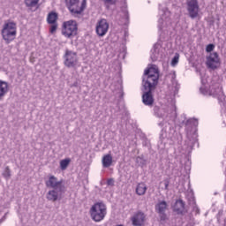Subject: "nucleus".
Instances as JSON below:
<instances>
[{"label": "nucleus", "instance_id": "nucleus-1", "mask_svg": "<svg viewBox=\"0 0 226 226\" xmlns=\"http://www.w3.org/2000/svg\"><path fill=\"white\" fill-rule=\"evenodd\" d=\"M160 80V70L156 64H148L145 69L142 76V86H148L149 87H156Z\"/></svg>", "mask_w": 226, "mask_h": 226}, {"label": "nucleus", "instance_id": "nucleus-2", "mask_svg": "<svg viewBox=\"0 0 226 226\" xmlns=\"http://www.w3.org/2000/svg\"><path fill=\"white\" fill-rule=\"evenodd\" d=\"M89 214L94 222H100L107 216V205L102 200L97 201L91 207Z\"/></svg>", "mask_w": 226, "mask_h": 226}, {"label": "nucleus", "instance_id": "nucleus-3", "mask_svg": "<svg viewBox=\"0 0 226 226\" xmlns=\"http://www.w3.org/2000/svg\"><path fill=\"white\" fill-rule=\"evenodd\" d=\"M1 34L5 43H11L17 36V24L13 21L4 23Z\"/></svg>", "mask_w": 226, "mask_h": 226}, {"label": "nucleus", "instance_id": "nucleus-4", "mask_svg": "<svg viewBox=\"0 0 226 226\" xmlns=\"http://www.w3.org/2000/svg\"><path fill=\"white\" fill-rule=\"evenodd\" d=\"M170 110H173L172 114L176 116V106L169 107L165 104H154L153 108L154 116L159 119H167Z\"/></svg>", "mask_w": 226, "mask_h": 226}, {"label": "nucleus", "instance_id": "nucleus-5", "mask_svg": "<svg viewBox=\"0 0 226 226\" xmlns=\"http://www.w3.org/2000/svg\"><path fill=\"white\" fill-rule=\"evenodd\" d=\"M187 135L190 137V135H193L194 139L192 140H189L188 146L189 149H193V146L197 144V126H199V120L195 118H190L185 123Z\"/></svg>", "mask_w": 226, "mask_h": 226}, {"label": "nucleus", "instance_id": "nucleus-6", "mask_svg": "<svg viewBox=\"0 0 226 226\" xmlns=\"http://www.w3.org/2000/svg\"><path fill=\"white\" fill-rule=\"evenodd\" d=\"M67 8L72 15H80L86 10V0H65Z\"/></svg>", "mask_w": 226, "mask_h": 226}, {"label": "nucleus", "instance_id": "nucleus-7", "mask_svg": "<svg viewBox=\"0 0 226 226\" xmlns=\"http://www.w3.org/2000/svg\"><path fill=\"white\" fill-rule=\"evenodd\" d=\"M78 31L79 25L77 21L71 19L64 22L62 34H64L65 38H74V36H77Z\"/></svg>", "mask_w": 226, "mask_h": 226}, {"label": "nucleus", "instance_id": "nucleus-8", "mask_svg": "<svg viewBox=\"0 0 226 226\" xmlns=\"http://www.w3.org/2000/svg\"><path fill=\"white\" fill-rule=\"evenodd\" d=\"M142 102L147 107H153L154 105V97L153 96V91L156 89V87H148V85H142Z\"/></svg>", "mask_w": 226, "mask_h": 226}, {"label": "nucleus", "instance_id": "nucleus-9", "mask_svg": "<svg viewBox=\"0 0 226 226\" xmlns=\"http://www.w3.org/2000/svg\"><path fill=\"white\" fill-rule=\"evenodd\" d=\"M200 92L204 96H214V98L222 96V94H223V92L222 91V87L218 83H216L215 85H211L209 89H207V88H206V87L202 86L200 88Z\"/></svg>", "mask_w": 226, "mask_h": 226}, {"label": "nucleus", "instance_id": "nucleus-10", "mask_svg": "<svg viewBox=\"0 0 226 226\" xmlns=\"http://www.w3.org/2000/svg\"><path fill=\"white\" fill-rule=\"evenodd\" d=\"M66 193V187H59L49 190L46 194V199L49 202H57V200H62L63 197Z\"/></svg>", "mask_w": 226, "mask_h": 226}, {"label": "nucleus", "instance_id": "nucleus-11", "mask_svg": "<svg viewBox=\"0 0 226 226\" xmlns=\"http://www.w3.org/2000/svg\"><path fill=\"white\" fill-rule=\"evenodd\" d=\"M79 63V58L77 57V52H73L70 49H65L64 55V64L67 68H75V65Z\"/></svg>", "mask_w": 226, "mask_h": 226}, {"label": "nucleus", "instance_id": "nucleus-12", "mask_svg": "<svg viewBox=\"0 0 226 226\" xmlns=\"http://www.w3.org/2000/svg\"><path fill=\"white\" fill-rule=\"evenodd\" d=\"M206 64L208 70H218L222 64L218 52L210 53V55L207 56Z\"/></svg>", "mask_w": 226, "mask_h": 226}, {"label": "nucleus", "instance_id": "nucleus-13", "mask_svg": "<svg viewBox=\"0 0 226 226\" xmlns=\"http://www.w3.org/2000/svg\"><path fill=\"white\" fill-rule=\"evenodd\" d=\"M169 209V205L167 204V201L162 200L159 201L155 205V211L157 214H159V218L161 223H165L167 220H169V217L167 216V214L165 213Z\"/></svg>", "mask_w": 226, "mask_h": 226}, {"label": "nucleus", "instance_id": "nucleus-14", "mask_svg": "<svg viewBox=\"0 0 226 226\" xmlns=\"http://www.w3.org/2000/svg\"><path fill=\"white\" fill-rule=\"evenodd\" d=\"M187 11L190 19H197L199 17V0H187Z\"/></svg>", "mask_w": 226, "mask_h": 226}, {"label": "nucleus", "instance_id": "nucleus-15", "mask_svg": "<svg viewBox=\"0 0 226 226\" xmlns=\"http://www.w3.org/2000/svg\"><path fill=\"white\" fill-rule=\"evenodd\" d=\"M131 222L133 226H144L146 222V214L142 211L136 212L131 218Z\"/></svg>", "mask_w": 226, "mask_h": 226}, {"label": "nucleus", "instance_id": "nucleus-16", "mask_svg": "<svg viewBox=\"0 0 226 226\" xmlns=\"http://www.w3.org/2000/svg\"><path fill=\"white\" fill-rule=\"evenodd\" d=\"M95 31L98 36H105L109 31V23L107 22V19H101L97 23Z\"/></svg>", "mask_w": 226, "mask_h": 226}, {"label": "nucleus", "instance_id": "nucleus-17", "mask_svg": "<svg viewBox=\"0 0 226 226\" xmlns=\"http://www.w3.org/2000/svg\"><path fill=\"white\" fill-rule=\"evenodd\" d=\"M47 188H52V190L56 188H66L64 185H63V180L57 181V177L55 176H50L49 180L46 181Z\"/></svg>", "mask_w": 226, "mask_h": 226}, {"label": "nucleus", "instance_id": "nucleus-18", "mask_svg": "<svg viewBox=\"0 0 226 226\" xmlns=\"http://www.w3.org/2000/svg\"><path fill=\"white\" fill-rule=\"evenodd\" d=\"M172 207L174 213H177V215H183L186 213V209L185 208V201H183V200H177Z\"/></svg>", "mask_w": 226, "mask_h": 226}, {"label": "nucleus", "instance_id": "nucleus-19", "mask_svg": "<svg viewBox=\"0 0 226 226\" xmlns=\"http://www.w3.org/2000/svg\"><path fill=\"white\" fill-rule=\"evenodd\" d=\"M160 49H162V46L159 43H155L153 49H151L152 54L150 57L153 62L158 61L160 57Z\"/></svg>", "mask_w": 226, "mask_h": 226}, {"label": "nucleus", "instance_id": "nucleus-20", "mask_svg": "<svg viewBox=\"0 0 226 226\" xmlns=\"http://www.w3.org/2000/svg\"><path fill=\"white\" fill-rule=\"evenodd\" d=\"M8 94V82L0 79V100Z\"/></svg>", "mask_w": 226, "mask_h": 226}, {"label": "nucleus", "instance_id": "nucleus-21", "mask_svg": "<svg viewBox=\"0 0 226 226\" xmlns=\"http://www.w3.org/2000/svg\"><path fill=\"white\" fill-rule=\"evenodd\" d=\"M102 162L103 169H109V167L112 165V155L110 154H107L102 157Z\"/></svg>", "mask_w": 226, "mask_h": 226}, {"label": "nucleus", "instance_id": "nucleus-22", "mask_svg": "<svg viewBox=\"0 0 226 226\" xmlns=\"http://www.w3.org/2000/svg\"><path fill=\"white\" fill-rule=\"evenodd\" d=\"M58 19V14L56 11H51L48 14L47 22L48 24H56Z\"/></svg>", "mask_w": 226, "mask_h": 226}, {"label": "nucleus", "instance_id": "nucleus-23", "mask_svg": "<svg viewBox=\"0 0 226 226\" xmlns=\"http://www.w3.org/2000/svg\"><path fill=\"white\" fill-rule=\"evenodd\" d=\"M147 191V186H146V184L141 183L138 184L136 187V193L137 195H146V192Z\"/></svg>", "mask_w": 226, "mask_h": 226}, {"label": "nucleus", "instance_id": "nucleus-24", "mask_svg": "<svg viewBox=\"0 0 226 226\" xmlns=\"http://www.w3.org/2000/svg\"><path fill=\"white\" fill-rule=\"evenodd\" d=\"M3 177L6 179V181H10L11 178V170H10V166H6L4 172L2 173Z\"/></svg>", "mask_w": 226, "mask_h": 226}, {"label": "nucleus", "instance_id": "nucleus-25", "mask_svg": "<svg viewBox=\"0 0 226 226\" xmlns=\"http://www.w3.org/2000/svg\"><path fill=\"white\" fill-rule=\"evenodd\" d=\"M38 3L40 0H25L26 8H34V6H38Z\"/></svg>", "mask_w": 226, "mask_h": 226}, {"label": "nucleus", "instance_id": "nucleus-26", "mask_svg": "<svg viewBox=\"0 0 226 226\" xmlns=\"http://www.w3.org/2000/svg\"><path fill=\"white\" fill-rule=\"evenodd\" d=\"M70 162L72 160L70 158L64 159L60 162V169L61 170H66L68 169V165H70Z\"/></svg>", "mask_w": 226, "mask_h": 226}, {"label": "nucleus", "instance_id": "nucleus-27", "mask_svg": "<svg viewBox=\"0 0 226 226\" xmlns=\"http://www.w3.org/2000/svg\"><path fill=\"white\" fill-rule=\"evenodd\" d=\"M190 206H192V211L196 213V215H200V209L197 207V203L195 202V199L192 198L190 201Z\"/></svg>", "mask_w": 226, "mask_h": 226}, {"label": "nucleus", "instance_id": "nucleus-28", "mask_svg": "<svg viewBox=\"0 0 226 226\" xmlns=\"http://www.w3.org/2000/svg\"><path fill=\"white\" fill-rule=\"evenodd\" d=\"M136 163L139 165V167H144V165L147 163L146 159H144V155L136 157Z\"/></svg>", "mask_w": 226, "mask_h": 226}, {"label": "nucleus", "instance_id": "nucleus-29", "mask_svg": "<svg viewBox=\"0 0 226 226\" xmlns=\"http://www.w3.org/2000/svg\"><path fill=\"white\" fill-rule=\"evenodd\" d=\"M179 63V54H176L175 56L171 60V64L176 66Z\"/></svg>", "mask_w": 226, "mask_h": 226}, {"label": "nucleus", "instance_id": "nucleus-30", "mask_svg": "<svg viewBox=\"0 0 226 226\" xmlns=\"http://www.w3.org/2000/svg\"><path fill=\"white\" fill-rule=\"evenodd\" d=\"M56 31H57V23L51 24V26L49 27V33L51 34H54V33H56Z\"/></svg>", "mask_w": 226, "mask_h": 226}, {"label": "nucleus", "instance_id": "nucleus-31", "mask_svg": "<svg viewBox=\"0 0 226 226\" xmlns=\"http://www.w3.org/2000/svg\"><path fill=\"white\" fill-rule=\"evenodd\" d=\"M215 50V44L210 43L206 47V52H213Z\"/></svg>", "mask_w": 226, "mask_h": 226}, {"label": "nucleus", "instance_id": "nucleus-32", "mask_svg": "<svg viewBox=\"0 0 226 226\" xmlns=\"http://www.w3.org/2000/svg\"><path fill=\"white\" fill-rule=\"evenodd\" d=\"M122 11L125 19L128 20L130 19V14H128V9H126V7H122Z\"/></svg>", "mask_w": 226, "mask_h": 226}, {"label": "nucleus", "instance_id": "nucleus-33", "mask_svg": "<svg viewBox=\"0 0 226 226\" xmlns=\"http://www.w3.org/2000/svg\"><path fill=\"white\" fill-rule=\"evenodd\" d=\"M169 136H167V132L165 131H162L161 134H160V139H167Z\"/></svg>", "mask_w": 226, "mask_h": 226}, {"label": "nucleus", "instance_id": "nucleus-34", "mask_svg": "<svg viewBox=\"0 0 226 226\" xmlns=\"http://www.w3.org/2000/svg\"><path fill=\"white\" fill-rule=\"evenodd\" d=\"M108 186H114V178H109L107 180Z\"/></svg>", "mask_w": 226, "mask_h": 226}, {"label": "nucleus", "instance_id": "nucleus-35", "mask_svg": "<svg viewBox=\"0 0 226 226\" xmlns=\"http://www.w3.org/2000/svg\"><path fill=\"white\" fill-rule=\"evenodd\" d=\"M104 3H106L107 4H115V2H112V0H104Z\"/></svg>", "mask_w": 226, "mask_h": 226}, {"label": "nucleus", "instance_id": "nucleus-36", "mask_svg": "<svg viewBox=\"0 0 226 226\" xmlns=\"http://www.w3.org/2000/svg\"><path fill=\"white\" fill-rule=\"evenodd\" d=\"M161 24H163V19H159V26H158V27H159V29L162 30V25Z\"/></svg>", "mask_w": 226, "mask_h": 226}, {"label": "nucleus", "instance_id": "nucleus-37", "mask_svg": "<svg viewBox=\"0 0 226 226\" xmlns=\"http://www.w3.org/2000/svg\"><path fill=\"white\" fill-rule=\"evenodd\" d=\"M169 185H170V183H169V181H166L165 183H164V189L165 190H169Z\"/></svg>", "mask_w": 226, "mask_h": 226}, {"label": "nucleus", "instance_id": "nucleus-38", "mask_svg": "<svg viewBox=\"0 0 226 226\" xmlns=\"http://www.w3.org/2000/svg\"><path fill=\"white\" fill-rule=\"evenodd\" d=\"M71 87H79V82L75 81Z\"/></svg>", "mask_w": 226, "mask_h": 226}, {"label": "nucleus", "instance_id": "nucleus-39", "mask_svg": "<svg viewBox=\"0 0 226 226\" xmlns=\"http://www.w3.org/2000/svg\"><path fill=\"white\" fill-rule=\"evenodd\" d=\"M163 124H164V122H163V121L161 122V123H159V126H163Z\"/></svg>", "mask_w": 226, "mask_h": 226}, {"label": "nucleus", "instance_id": "nucleus-40", "mask_svg": "<svg viewBox=\"0 0 226 226\" xmlns=\"http://www.w3.org/2000/svg\"><path fill=\"white\" fill-rule=\"evenodd\" d=\"M177 94V88H176V92H175V94Z\"/></svg>", "mask_w": 226, "mask_h": 226}]
</instances>
